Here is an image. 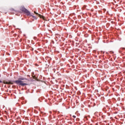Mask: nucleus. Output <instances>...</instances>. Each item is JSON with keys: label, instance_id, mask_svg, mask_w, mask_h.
Returning <instances> with one entry per match:
<instances>
[{"label": "nucleus", "instance_id": "423d86ee", "mask_svg": "<svg viewBox=\"0 0 125 125\" xmlns=\"http://www.w3.org/2000/svg\"><path fill=\"white\" fill-rule=\"evenodd\" d=\"M72 117H73V118H74V119H76V116L73 115Z\"/></svg>", "mask_w": 125, "mask_h": 125}, {"label": "nucleus", "instance_id": "6e6552de", "mask_svg": "<svg viewBox=\"0 0 125 125\" xmlns=\"http://www.w3.org/2000/svg\"><path fill=\"white\" fill-rule=\"evenodd\" d=\"M103 53V54H104V52H103V51H102V53Z\"/></svg>", "mask_w": 125, "mask_h": 125}, {"label": "nucleus", "instance_id": "7ed1b4c3", "mask_svg": "<svg viewBox=\"0 0 125 125\" xmlns=\"http://www.w3.org/2000/svg\"><path fill=\"white\" fill-rule=\"evenodd\" d=\"M4 83H6V84H13V82L12 81H5L4 82Z\"/></svg>", "mask_w": 125, "mask_h": 125}, {"label": "nucleus", "instance_id": "f257e3e1", "mask_svg": "<svg viewBox=\"0 0 125 125\" xmlns=\"http://www.w3.org/2000/svg\"><path fill=\"white\" fill-rule=\"evenodd\" d=\"M29 82V79L25 78L24 77H21L18 79V80L14 81V82L17 84H19L21 86H24V85H28V83Z\"/></svg>", "mask_w": 125, "mask_h": 125}, {"label": "nucleus", "instance_id": "f03ea898", "mask_svg": "<svg viewBox=\"0 0 125 125\" xmlns=\"http://www.w3.org/2000/svg\"><path fill=\"white\" fill-rule=\"evenodd\" d=\"M21 10L22 11V12H24V13H26V15L27 16H29V15H31V13L29 10H28L27 9L25 8L24 7H21Z\"/></svg>", "mask_w": 125, "mask_h": 125}, {"label": "nucleus", "instance_id": "0eeeda50", "mask_svg": "<svg viewBox=\"0 0 125 125\" xmlns=\"http://www.w3.org/2000/svg\"><path fill=\"white\" fill-rule=\"evenodd\" d=\"M2 83V81H1V80H0V83Z\"/></svg>", "mask_w": 125, "mask_h": 125}, {"label": "nucleus", "instance_id": "39448f33", "mask_svg": "<svg viewBox=\"0 0 125 125\" xmlns=\"http://www.w3.org/2000/svg\"><path fill=\"white\" fill-rule=\"evenodd\" d=\"M30 16H32L33 18H34V19H37V17H36V16H33V15H30Z\"/></svg>", "mask_w": 125, "mask_h": 125}, {"label": "nucleus", "instance_id": "20e7f679", "mask_svg": "<svg viewBox=\"0 0 125 125\" xmlns=\"http://www.w3.org/2000/svg\"><path fill=\"white\" fill-rule=\"evenodd\" d=\"M34 13L35 14H36L37 15H39V17H41V18H42V15H41L40 14H39V13H37V12H36L35 11H34Z\"/></svg>", "mask_w": 125, "mask_h": 125}]
</instances>
